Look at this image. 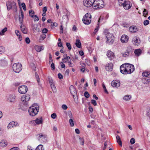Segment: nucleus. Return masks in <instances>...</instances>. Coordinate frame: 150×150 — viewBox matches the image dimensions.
Wrapping results in <instances>:
<instances>
[{"instance_id": "nucleus-1", "label": "nucleus", "mask_w": 150, "mask_h": 150, "mask_svg": "<svg viewBox=\"0 0 150 150\" xmlns=\"http://www.w3.org/2000/svg\"><path fill=\"white\" fill-rule=\"evenodd\" d=\"M120 72L123 74H131L134 71V67L132 64L125 63L120 66Z\"/></svg>"}, {"instance_id": "nucleus-2", "label": "nucleus", "mask_w": 150, "mask_h": 150, "mask_svg": "<svg viewBox=\"0 0 150 150\" xmlns=\"http://www.w3.org/2000/svg\"><path fill=\"white\" fill-rule=\"evenodd\" d=\"M39 109V107L37 104L33 105L29 108L28 112L30 115L34 116L38 113Z\"/></svg>"}, {"instance_id": "nucleus-3", "label": "nucleus", "mask_w": 150, "mask_h": 150, "mask_svg": "<svg viewBox=\"0 0 150 150\" xmlns=\"http://www.w3.org/2000/svg\"><path fill=\"white\" fill-rule=\"evenodd\" d=\"M104 33L106 36V38L107 39L106 42L112 44L114 41V37L113 35L110 33L107 30H105Z\"/></svg>"}, {"instance_id": "nucleus-4", "label": "nucleus", "mask_w": 150, "mask_h": 150, "mask_svg": "<svg viewBox=\"0 0 150 150\" xmlns=\"http://www.w3.org/2000/svg\"><path fill=\"white\" fill-rule=\"evenodd\" d=\"M119 5L120 6H123L126 10L130 9L132 6V4L129 1L126 0H118Z\"/></svg>"}, {"instance_id": "nucleus-5", "label": "nucleus", "mask_w": 150, "mask_h": 150, "mask_svg": "<svg viewBox=\"0 0 150 150\" xmlns=\"http://www.w3.org/2000/svg\"><path fill=\"white\" fill-rule=\"evenodd\" d=\"M91 16L90 13H87L86 14L83 18V21L84 24L88 25L91 22Z\"/></svg>"}, {"instance_id": "nucleus-6", "label": "nucleus", "mask_w": 150, "mask_h": 150, "mask_svg": "<svg viewBox=\"0 0 150 150\" xmlns=\"http://www.w3.org/2000/svg\"><path fill=\"white\" fill-rule=\"evenodd\" d=\"M104 2L102 0H95L93 6L94 8H103L104 5Z\"/></svg>"}, {"instance_id": "nucleus-7", "label": "nucleus", "mask_w": 150, "mask_h": 150, "mask_svg": "<svg viewBox=\"0 0 150 150\" xmlns=\"http://www.w3.org/2000/svg\"><path fill=\"white\" fill-rule=\"evenodd\" d=\"M13 69L14 72L19 73L22 69V64L19 63L14 64L13 66Z\"/></svg>"}, {"instance_id": "nucleus-8", "label": "nucleus", "mask_w": 150, "mask_h": 150, "mask_svg": "<svg viewBox=\"0 0 150 150\" xmlns=\"http://www.w3.org/2000/svg\"><path fill=\"white\" fill-rule=\"evenodd\" d=\"M133 49L131 46H128L126 51L122 52L121 54L123 57H128L133 52Z\"/></svg>"}, {"instance_id": "nucleus-9", "label": "nucleus", "mask_w": 150, "mask_h": 150, "mask_svg": "<svg viewBox=\"0 0 150 150\" xmlns=\"http://www.w3.org/2000/svg\"><path fill=\"white\" fill-rule=\"evenodd\" d=\"M95 1V0H84L83 3L85 6L89 7L92 5L93 6Z\"/></svg>"}, {"instance_id": "nucleus-10", "label": "nucleus", "mask_w": 150, "mask_h": 150, "mask_svg": "<svg viewBox=\"0 0 150 150\" xmlns=\"http://www.w3.org/2000/svg\"><path fill=\"white\" fill-rule=\"evenodd\" d=\"M30 98V96L28 94L23 95L21 98V101L25 103V104L27 105V103L29 100Z\"/></svg>"}, {"instance_id": "nucleus-11", "label": "nucleus", "mask_w": 150, "mask_h": 150, "mask_svg": "<svg viewBox=\"0 0 150 150\" xmlns=\"http://www.w3.org/2000/svg\"><path fill=\"white\" fill-rule=\"evenodd\" d=\"M28 91V88L25 86H22L18 88V92L21 94L25 93Z\"/></svg>"}, {"instance_id": "nucleus-12", "label": "nucleus", "mask_w": 150, "mask_h": 150, "mask_svg": "<svg viewBox=\"0 0 150 150\" xmlns=\"http://www.w3.org/2000/svg\"><path fill=\"white\" fill-rule=\"evenodd\" d=\"M6 5L8 10H9L11 8L12 6H14L16 9V4L14 2H11L10 1H8L6 2Z\"/></svg>"}, {"instance_id": "nucleus-13", "label": "nucleus", "mask_w": 150, "mask_h": 150, "mask_svg": "<svg viewBox=\"0 0 150 150\" xmlns=\"http://www.w3.org/2000/svg\"><path fill=\"white\" fill-rule=\"evenodd\" d=\"M18 126L19 124L17 122L12 121L8 124L7 126V128L8 129H9Z\"/></svg>"}, {"instance_id": "nucleus-14", "label": "nucleus", "mask_w": 150, "mask_h": 150, "mask_svg": "<svg viewBox=\"0 0 150 150\" xmlns=\"http://www.w3.org/2000/svg\"><path fill=\"white\" fill-rule=\"evenodd\" d=\"M132 42L134 45L138 46L140 43L139 38L137 36L134 37L132 39Z\"/></svg>"}, {"instance_id": "nucleus-15", "label": "nucleus", "mask_w": 150, "mask_h": 150, "mask_svg": "<svg viewBox=\"0 0 150 150\" xmlns=\"http://www.w3.org/2000/svg\"><path fill=\"white\" fill-rule=\"evenodd\" d=\"M66 11L67 12L66 14L63 15L62 18V22L63 23H67L69 19L68 16L69 14V13L67 10Z\"/></svg>"}, {"instance_id": "nucleus-16", "label": "nucleus", "mask_w": 150, "mask_h": 150, "mask_svg": "<svg viewBox=\"0 0 150 150\" xmlns=\"http://www.w3.org/2000/svg\"><path fill=\"white\" fill-rule=\"evenodd\" d=\"M111 85L113 87H118L120 86V83L119 81L114 80L111 82Z\"/></svg>"}, {"instance_id": "nucleus-17", "label": "nucleus", "mask_w": 150, "mask_h": 150, "mask_svg": "<svg viewBox=\"0 0 150 150\" xmlns=\"http://www.w3.org/2000/svg\"><path fill=\"white\" fill-rule=\"evenodd\" d=\"M16 96L14 94H10L8 96V99L11 102H13L15 101Z\"/></svg>"}, {"instance_id": "nucleus-18", "label": "nucleus", "mask_w": 150, "mask_h": 150, "mask_svg": "<svg viewBox=\"0 0 150 150\" xmlns=\"http://www.w3.org/2000/svg\"><path fill=\"white\" fill-rule=\"evenodd\" d=\"M113 64L112 63L106 64L105 66L106 70L108 71H111L112 69Z\"/></svg>"}, {"instance_id": "nucleus-19", "label": "nucleus", "mask_w": 150, "mask_h": 150, "mask_svg": "<svg viewBox=\"0 0 150 150\" xmlns=\"http://www.w3.org/2000/svg\"><path fill=\"white\" fill-rule=\"evenodd\" d=\"M107 55L108 58L110 60L112 59L114 57V54L111 51H108L107 53Z\"/></svg>"}, {"instance_id": "nucleus-20", "label": "nucleus", "mask_w": 150, "mask_h": 150, "mask_svg": "<svg viewBox=\"0 0 150 150\" xmlns=\"http://www.w3.org/2000/svg\"><path fill=\"white\" fill-rule=\"evenodd\" d=\"M69 90L71 94L74 97L76 94V89L73 86L71 85L69 87Z\"/></svg>"}, {"instance_id": "nucleus-21", "label": "nucleus", "mask_w": 150, "mask_h": 150, "mask_svg": "<svg viewBox=\"0 0 150 150\" xmlns=\"http://www.w3.org/2000/svg\"><path fill=\"white\" fill-rule=\"evenodd\" d=\"M128 40V37L127 35H122L121 38V41L122 43L127 42Z\"/></svg>"}, {"instance_id": "nucleus-22", "label": "nucleus", "mask_w": 150, "mask_h": 150, "mask_svg": "<svg viewBox=\"0 0 150 150\" xmlns=\"http://www.w3.org/2000/svg\"><path fill=\"white\" fill-rule=\"evenodd\" d=\"M20 15H19V21L20 23L21 24H23V18L24 17L23 13L22 10H21L20 11Z\"/></svg>"}, {"instance_id": "nucleus-23", "label": "nucleus", "mask_w": 150, "mask_h": 150, "mask_svg": "<svg viewBox=\"0 0 150 150\" xmlns=\"http://www.w3.org/2000/svg\"><path fill=\"white\" fill-rule=\"evenodd\" d=\"M129 30L130 32L132 33H136L138 30L137 27L134 26H130L129 28Z\"/></svg>"}, {"instance_id": "nucleus-24", "label": "nucleus", "mask_w": 150, "mask_h": 150, "mask_svg": "<svg viewBox=\"0 0 150 150\" xmlns=\"http://www.w3.org/2000/svg\"><path fill=\"white\" fill-rule=\"evenodd\" d=\"M33 121L35 122L36 124L38 125L42 124L43 122L42 119L41 117L39 118H37L36 120H33Z\"/></svg>"}, {"instance_id": "nucleus-25", "label": "nucleus", "mask_w": 150, "mask_h": 150, "mask_svg": "<svg viewBox=\"0 0 150 150\" xmlns=\"http://www.w3.org/2000/svg\"><path fill=\"white\" fill-rule=\"evenodd\" d=\"M35 49L38 52H40L41 50H43L44 47L42 46H40L38 45H36L35 47Z\"/></svg>"}, {"instance_id": "nucleus-26", "label": "nucleus", "mask_w": 150, "mask_h": 150, "mask_svg": "<svg viewBox=\"0 0 150 150\" xmlns=\"http://www.w3.org/2000/svg\"><path fill=\"white\" fill-rule=\"evenodd\" d=\"M15 33L18 37V38L19 40H22V38L20 34L19 31L18 30H16L15 31Z\"/></svg>"}, {"instance_id": "nucleus-27", "label": "nucleus", "mask_w": 150, "mask_h": 150, "mask_svg": "<svg viewBox=\"0 0 150 150\" xmlns=\"http://www.w3.org/2000/svg\"><path fill=\"white\" fill-rule=\"evenodd\" d=\"M7 144V143L6 141L2 140L0 142V146L2 147L6 146Z\"/></svg>"}, {"instance_id": "nucleus-28", "label": "nucleus", "mask_w": 150, "mask_h": 150, "mask_svg": "<svg viewBox=\"0 0 150 150\" xmlns=\"http://www.w3.org/2000/svg\"><path fill=\"white\" fill-rule=\"evenodd\" d=\"M64 58L62 59V61L64 63H66V61L65 59H67V60H69L70 59V57L68 56L66 54H65L63 55Z\"/></svg>"}, {"instance_id": "nucleus-29", "label": "nucleus", "mask_w": 150, "mask_h": 150, "mask_svg": "<svg viewBox=\"0 0 150 150\" xmlns=\"http://www.w3.org/2000/svg\"><path fill=\"white\" fill-rule=\"evenodd\" d=\"M38 139L40 141H44V139H45V136L43 135L42 134H38Z\"/></svg>"}, {"instance_id": "nucleus-30", "label": "nucleus", "mask_w": 150, "mask_h": 150, "mask_svg": "<svg viewBox=\"0 0 150 150\" xmlns=\"http://www.w3.org/2000/svg\"><path fill=\"white\" fill-rule=\"evenodd\" d=\"M22 24H21V30L23 33L26 34L27 32V29L24 25H22Z\"/></svg>"}, {"instance_id": "nucleus-31", "label": "nucleus", "mask_w": 150, "mask_h": 150, "mask_svg": "<svg viewBox=\"0 0 150 150\" xmlns=\"http://www.w3.org/2000/svg\"><path fill=\"white\" fill-rule=\"evenodd\" d=\"M7 62L4 59H2L0 60V65L2 66H5L7 65Z\"/></svg>"}, {"instance_id": "nucleus-32", "label": "nucleus", "mask_w": 150, "mask_h": 150, "mask_svg": "<svg viewBox=\"0 0 150 150\" xmlns=\"http://www.w3.org/2000/svg\"><path fill=\"white\" fill-rule=\"evenodd\" d=\"M116 138L118 143L120 146H122V144L120 137L118 135H117L116 136Z\"/></svg>"}, {"instance_id": "nucleus-33", "label": "nucleus", "mask_w": 150, "mask_h": 150, "mask_svg": "<svg viewBox=\"0 0 150 150\" xmlns=\"http://www.w3.org/2000/svg\"><path fill=\"white\" fill-rule=\"evenodd\" d=\"M75 44L77 47L79 48L81 47V43L79 40L77 39L76 40V42Z\"/></svg>"}, {"instance_id": "nucleus-34", "label": "nucleus", "mask_w": 150, "mask_h": 150, "mask_svg": "<svg viewBox=\"0 0 150 150\" xmlns=\"http://www.w3.org/2000/svg\"><path fill=\"white\" fill-rule=\"evenodd\" d=\"M141 50L140 49H136L134 50V53L137 56H139L141 53Z\"/></svg>"}, {"instance_id": "nucleus-35", "label": "nucleus", "mask_w": 150, "mask_h": 150, "mask_svg": "<svg viewBox=\"0 0 150 150\" xmlns=\"http://www.w3.org/2000/svg\"><path fill=\"white\" fill-rule=\"evenodd\" d=\"M150 75V71H146L143 72L142 75L143 77H147Z\"/></svg>"}, {"instance_id": "nucleus-36", "label": "nucleus", "mask_w": 150, "mask_h": 150, "mask_svg": "<svg viewBox=\"0 0 150 150\" xmlns=\"http://www.w3.org/2000/svg\"><path fill=\"white\" fill-rule=\"evenodd\" d=\"M35 150H45V149L42 145L40 144L36 148Z\"/></svg>"}, {"instance_id": "nucleus-37", "label": "nucleus", "mask_w": 150, "mask_h": 150, "mask_svg": "<svg viewBox=\"0 0 150 150\" xmlns=\"http://www.w3.org/2000/svg\"><path fill=\"white\" fill-rule=\"evenodd\" d=\"M131 98V96L130 95H126L124 97L123 99L125 100L128 101L130 100Z\"/></svg>"}, {"instance_id": "nucleus-38", "label": "nucleus", "mask_w": 150, "mask_h": 150, "mask_svg": "<svg viewBox=\"0 0 150 150\" xmlns=\"http://www.w3.org/2000/svg\"><path fill=\"white\" fill-rule=\"evenodd\" d=\"M7 30V28L6 27L4 29H2L1 32H0V35H4V33Z\"/></svg>"}, {"instance_id": "nucleus-39", "label": "nucleus", "mask_w": 150, "mask_h": 150, "mask_svg": "<svg viewBox=\"0 0 150 150\" xmlns=\"http://www.w3.org/2000/svg\"><path fill=\"white\" fill-rule=\"evenodd\" d=\"M50 86L53 92L54 93H56V92L57 89L55 85L53 84Z\"/></svg>"}, {"instance_id": "nucleus-40", "label": "nucleus", "mask_w": 150, "mask_h": 150, "mask_svg": "<svg viewBox=\"0 0 150 150\" xmlns=\"http://www.w3.org/2000/svg\"><path fill=\"white\" fill-rule=\"evenodd\" d=\"M35 76L36 79L37 80V82L39 84L40 82V78L38 74L36 72H35Z\"/></svg>"}, {"instance_id": "nucleus-41", "label": "nucleus", "mask_w": 150, "mask_h": 150, "mask_svg": "<svg viewBox=\"0 0 150 150\" xmlns=\"http://www.w3.org/2000/svg\"><path fill=\"white\" fill-rule=\"evenodd\" d=\"M67 114L70 119L73 118V115L71 112L70 111H68L67 112Z\"/></svg>"}, {"instance_id": "nucleus-42", "label": "nucleus", "mask_w": 150, "mask_h": 150, "mask_svg": "<svg viewBox=\"0 0 150 150\" xmlns=\"http://www.w3.org/2000/svg\"><path fill=\"white\" fill-rule=\"evenodd\" d=\"M48 79L50 85L54 84L53 81V80L52 79L51 77H49L48 78Z\"/></svg>"}, {"instance_id": "nucleus-43", "label": "nucleus", "mask_w": 150, "mask_h": 150, "mask_svg": "<svg viewBox=\"0 0 150 150\" xmlns=\"http://www.w3.org/2000/svg\"><path fill=\"white\" fill-rule=\"evenodd\" d=\"M99 24L98 23V26L96 27V28L95 29V30L93 32V33L94 35H95L97 32L98 31L99 29Z\"/></svg>"}, {"instance_id": "nucleus-44", "label": "nucleus", "mask_w": 150, "mask_h": 150, "mask_svg": "<svg viewBox=\"0 0 150 150\" xmlns=\"http://www.w3.org/2000/svg\"><path fill=\"white\" fill-rule=\"evenodd\" d=\"M4 52V49L3 46H0V54H1Z\"/></svg>"}, {"instance_id": "nucleus-45", "label": "nucleus", "mask_w": 150, "mask_h": 150, "mask_svg": "<svg viewBox=\"0 0 150 150\" xmlns=\"http://www.w3.org/2000/svg\"><path fill=\"white\" fill-rule=\"evenodd\" d=\"M69 122L70 125L71 127H73L74 126V121L72 119H70L69 120Z\"/></svg>"}, {"instance_id": "nucleus-46", "label": "nucleus", "mask_w": 150, "mask_h": 150, "mask_svg": "<svg viewBox=\"0 0 150 150\" xmlns=\"http://www.w3.org/2000/svg\"><path fill=\"white\" fill-rule=\"evenodd\" d=\"M38 27V25L37 24H34L32 26V28L34 31L36 30Z\"/></svg>"}, {"instance_id": "nucleus-47", "label": "nucleus", "mask_w": 150, "mask_h": 150, "mask_svg": "<svg viewBox=\"0 0 150 150\" xmlns=\"http://www.w3.org/2000/svg\"><path fill=\"white\" fill-rule=\"evenodd\" d=\"M79 141L80 142L81 144L82 145H83L84 144V141L83 139L82 138L79 137Z\"/></svg>"}, {"instance_id": "nucleus-48", "label": "nucleus", "mask_w": 150, "mask_h": 150, "mask_svg": "<svg viewBox=\"0 0 150 150\" xmlns=\"http://www.w3.org/2000/svg\"><path fill=\"white\" fill-rule=\"evenodd\" d=\"M66 45L67 46V47L68 48V49L69 50H71V45L70 43L68 42H67L66 43Z\"/></svg>"}, {"instance_id": "nucleus-49", "label": "nucleus", "mask_w": 150, "mask_h": 150, "mask_svg": "<svg viewBox=\"0 0 150 150\" xmlns=\"http://www.w3.org/2000/svg\"><path fill=\"white\" fill-rule=\"evenodd\" d=\"M84 95L85 97L88 98L89 97V94L87 91H86L84 93Z\"/></svg>"}, {"instance_id": "nucleus-50", "label": "nucleus", "mask_w": 150, "mask_h": 150, "mask_svg": "<svg viewBox=\"0 0 150 150\" xmlns=\"http://www.w3.org/2000/svg\"><path fill=\"white\" fill-rule=\"evenodd\" d=\"M29 13L30 16L32 17H33V16H34L33 15L34 14V12L33 11H32V10L29 11Z\"/></svg>"}, {"instance_id": "nucleus-51", "label": "nucleus", "mask_w": 150, "mask_h": 150, "mask_svg": "<svg viewBox=\"0 0 150 150\" xmlns=\"http://www.w3.org/2000/svg\"><path fill=\"white\" fill-rule=\"evenodd\" d=\"M21 6L23 8V9L24 11H25L26 10V7L25 4L24 3H22L21 4Z\"/></svg>"}, {"instance_id": "nucleus-52", "label": "nucleus", "mask_w": 150, "mask_h": 150, "mask_svg": "<svg viewBox=\"0 0 150 150\" xmlns=\"http://www.w3.org/2000/svg\"><path fill=\"white\" fill-rule=\"evenodd\" d=\"M91 103L94 106H96L97 105L96 101L94 100H91Z\"/></svg>"}, {"instance_id": "nucleus-53", "label": "nucleus", "mask_w": 150, "mask_h": 150, "mask_svg": "<svg viewBox=\"0 0 150 150\" xmlns=\"http://www.w3.org/2000/svg\"><path fill=\"white\" fill-rule=\"evenodd\" d=\"M149 23V21L148 20H145L144 22V25H146Z\"/></svg>"}, {"instance_id": "nucleus-54", "label": "nucleus", "mask_w": 150, "mask_h": 150, "mask_svg": "<svg viewBox=\"0 0 150 150\" xmlns=\"http://www.w3.org/2000/svg\"><path fill=\"white\" fill-rule=\"evenodd\" d=\"M25 42L27 44H29L30 42V40L29 38H26L25 39Z\"/></svg>"}, {"instance_id": "nucleus-55", "label": "nucleus", "mask_w": 150, "mask_h": 150, "mask_svg": "<svg viewBox=\"0 0 150 150\" xmlns=\"http://www.w3.org/2000/svg\"><path fill=\"white\" fill-rule=\"evenodd\" d=\"M135 142V139L134 138H132L130 140V142L132 144H134Z\"/></svg>"}, {"instance_id": "nucleus-56", "label": "nucleus", "mask_w": 150, "mask_h": 150, "mask_svg": "<svg viewBox=\"0 0 150 150\" xmlns=\"http://www.w3.org/2000/svg\"><path fill=\"white\" fill-rule=\"evenodd\" d=\"M148 13V12L147 11H146V10L145 9H144L143 11V15L144 16H144L145 17L146 16V15Z\"/></svg>"}, {"instance_id": "nucleus-57", "label": "nucleus", "mask_w": 150, "mask_h": 150, "mask_svg": "<svg viewBox=\"0 0 150 150\" xmlns=\"http://www.w3.org/2000/svg\"><path fill=\"white\" fill-rule=\"evenodd\" d=\"M58 76L59 78L60 79H62L63 78V76L60 73H59L58 74Z\"/></svg>"}, {"instance_id": "nucleus-58", "label": "nucleus", "mask_w": 150, "mask_h": 150, "mask_svg": "<svg viewBox=\"0 0 150 150\" xmlns=\"http://www.w3.org/2000/svg\"><path fill=\"white\" fill-rule=\"evenodd\" d=\"M57 117V115L55 113H53L51 115V117L53 119H55Z\"/></svg>"}, {"instance_id": "nucleus-59", "label": "nucleus", "mask_w": 150, "mask_h": 150, "mask_svg": "<svg viewBox=\"0 0 150 150\" xmlns=\"http://www.w3.org/2000/svg\"><path fill=\"white\" fill-rule=\"evenodd\" d=\"M51 67L52 69L53 70L55 69L54 64L53 63H52L51 65Z\"/></svg>"}, {"instance_id": "nucleus-60", "label": "nucleus", "mask_w": 150, "mask_h": 150, "mask_svg": "<svg viewBox=\"0 0 150 150\" xmlns=\"http://www.w3.org/2000/svg\"><path fill=\"white\" fill-rule=\"evenodd\" d=\"M69 73V69H67L65 72V75L68 76Z\"/></svg>"}, {"instance_id": "nucleus-61", "label": "nucleus", "mask_w": 150, "mask_h": 150, "mask_svg": "<svg viewBox=\"0 0 150 150\" xmlns=\"http://www.w3.org/2000/svg\"><path fill=\"white\" fill-rule=\"evenodd\" d=\"M48 30L46 28H44L42 30V33H47Z\"/></svg>"}, {"instance_id": "nucleus-62", "label": "nucleus", "mask_w": 150, "mask_h": 150, "mask_svg": "<svg viewBox=\"0 0 150 150\" xmlns=\"http://www.w3.org/2000/svg\"><path fill=\"white\" fill-rule=\"evenodd\" d=\"M63 62H60V64H61V67L62 68H65V65L63 63Z\"/></svg>"}, {"instance_id": "nucleus-63", "label": "nucleus", "mask_w": 150, "mask_h": 150, "mask_svg": "<svg viewBox=\"0 0 150 150\" xmlns=\"http://www.w3.org/2000/svg\"><path fill=\"white\" fill-rule=\"evenodd\" d=\"M67 106L65 105L64 104L62 105V108L64 110L67 109Z\"/></svg>"}, {"instance_id": "nucleus-64", "label": "nucleus", "mask_w": 150, "mask_h": 150, "mask_svg": "<svg viewBox=\"0 0 150 150\" xmlns=\"http://www.w3.org/2000/svg\"><path fill=\"white\" fill-rule=\"evenodd\" d=\"M9 150H19V148L18 147H14L11 148Z\"/></svg>"}]
</instances>
